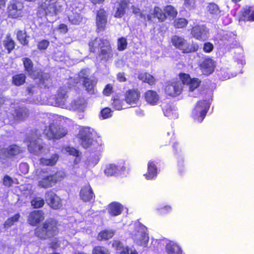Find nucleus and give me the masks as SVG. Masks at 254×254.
Returning a JSON list of instances; mask_svg holds the SVG:
<instances>
[{
	"instance_id": "1",
	"label": "nucleus",
	"mask_w": 254,
	"mask_h": 254,
	"mask_svg": "<svg viewBox=\"0 0 254 254\" xmlns=\"http://www.w3.org/2000/svg\"><path fill=\"white\" fill-rule=\"evenodd\" d=\"M89 52L101 58V60L107 61L113 58L112 45L109 40L96 37L89 41Z\"/></svg>"
},
{
	"instance_id": "2",
	"label": "nucleus",
	"mask_w": 254,
	"mask_h": 254,
	"mask_svg": "<svg viewBox=\"0 0 254 254\" xmlns=\"http://www.w3.org/2000/svg\"><path fill=\"white\" fill-rule=\"evenodd\" d=\"M59 226V222L55 219H47L35 229L34 235L41 240L54 238L60 233Z\"/></svg>"
},
{
	"instance_id": "3",
	"label": "nucleus",
	"mask_w": 254,
	"mask_h": 254,
	"mask_svg": "<svg viewBox=\"0 0 254 254\" xmlns=\"http://www.w3.org/2000/svg\"><path fill=\"white\" fill-rule=\"evenodd\" d=\"M178 11L176 8L172 5H166L163 7V8L158 6L154 7L150 14L147 15V20L152 21V17L158 19L160 22L165 21L167 18L174 19L177 17Z\"/></svg>"
},
{
	"instance_id": "4",
	"label": "nucleus",
	"mask_w": 254,
	"mask_h": 254,
	"mask_svg": "<svg viewBox=\"0 0 254 254\" xmlns=\"http://www.w3.org/2000/svg\"><path fill=\"white\" fill-rule=\"evenodd\" d=\"M22 61L25 73L34 80L39 79L40 84H44L45 80H48L49 77L48 74L38 68L34 67L32 61L29 58H23Z\"/></svg>"
},
{
	"instance_id": "5",
	"label": "nucleus",
	"mask_w": 254,
	"mask_h": 254,
	"mask_svg": "<svg viewBox=\"0 0 254 254\" xmlns=\"http://www.w3.org/2000/svg\"><path fill=\"white\" fill-rule=\"evenodd\" d=\"M68 131L66 127L54 123L45 127L43 133L49 140L56 141L64 137Z\"/></svg>"
},
{
	"instance_id": "6",
	"label": "nucleus",
	"mask_w": 254,
	"mask_h": 254,
	"mask_svg": "<svg viewBox=\"0 0 254 254\" xmlns=\"http://www.w3.org/2000/svg\"><path fill=\"white\" fill-rule=\"evenodd\" d=\"M23 3L19 0H11L7 7V17L12 19H19L23 15Z\"/></svg>"
},
{
	"instance_id": "7",
	"label": "nucleus",
	"mask_w": 254,
	"mask_h": 254,
	"mask_svg": "<svg viewBox=\"0 0 254 254\" xmlns=\"http://www.w3.org/2000/svg\"><path fill=\"white\" fill-rule=\"evenodd\" d=\"M78 138L81 145L85 149L91 147L95 145L93 134L89 127H84L80 129Z\"/></svg>"
},
{
	"instance_id": "8",
	"label": "nucleus",
	"mask_w": 254,
	"mask_h": 254,
	"mask_svg": "<svg viewBox=\"0 0 254 254\" xmlns=\"http://www.w3.org/2000/svg\"><path fill=\"white\" fill-rule=\"evenodd\" d=\"M209 108L210 104L207 100H199L192 111L193 116L198 122L201 123L205 118Z\"/></svg>"
},
{
	"instance_id": "9",
	"label": "nucleus",
	"mask_w": 254,
	"mask_h": 254,
	"mask_svg": "<svg viewBox=\"0 0 254 254\" xmlns=\"http://www.w3.org/2000/svg\"><path fill=\"white\" fill-rule=\"evenodd\" d=\"M96 32L98 33L105 31L108 24V14L103 8H100L96 12Z\"/></svg>"
},
{
	"instance_id": "10",
	"label": "nucleus",
	"mask_w": 254,
	"mask_h": 254,
	"mask_svg": "<svg viewBox=\"0 0 254 254\" xmlns=\"http://www.w3.org/2000/svg\"><path fill=\"white\" fill-rule=\"evenodd\" d=\"M63 177L58 172L52 175L44 176L38 182V186L42 188L48 189L54 186L58 182L62 180Z\"/></svg>"
},
{
	"instance_id": "11",
	"label": "nucleus",
	"mask_w": 254,
	"mask_h": 254,
	"mask_svg": "<svg viewBox=\"0 0 254 254\" xmlns=\"http://www.w3.org/2000/svg\"><path fill=\"white\" fill-rule=\"evenodd\" d=\"M183 89L182 83L179 80H172L166 83L164 90L167 95L175 97L181 94Z\"/></svg>"
},
{
	"instance_id": "12",
	"label": "nucleus",
	"mask_w": 254,
	"mask_h": 254,
	"mask_svg": "<svg viewBox=\"0 0 254 254\" xmlns=\"http://www.w3.org/2000/svg\"><path fill=\"white\" fill-rule=\"evenodd\" d=\"M45 198L47 204L53 209H60L63 205L61 198L52 190L46 192Z\"/></svg>"
},
{
	"instance_id": "13",
	"label": "nucleus",
	"mask_w": 254,
	"mask_h": 254,
	"mask_svg": "<svg viewBox=\"0 0 254 254\" xmlns=\"http://www.w3.org/2000/svg\"><path fill=\"white\" fill-rule=\"evenodd\" d=\"M140 98V92L139 90L137 88H131L126 91L124 100L127 104L135 107Z\"/></svg>"
},
{
	"instance_id": "14",
	"label": "nucleus",
	"mask_w": 254,
	"mask_h": 254,
	"mask_svg": "<svg viewBox=\"0 0 254 254\" xmlns=\"http://www.w3.org/2000/svg\"><path fill=\"white\" fill-rule=\"evenodd\" d=\"M45 219V213L42 210L31 211L27 216V223L32 226H36Z\"/></svg>"
},
{
	"instance_id": "15",
	"label": "nucleus",
	"mask_w": 254,
	"mask_h": 254,
	"mask_svg": "<svg viewBox=\"0 0 254 254\" xmlns=\"http://www.w3.org/2000/svg\"><path fill=\"white\" fill-rule=\"evenodd\" d=\"M80 199L84 202H89L94 200L95 195L89 184L82 187L79 192Z\"/></svg>"
},
{
	"instance_id": "16",
	"label": "nucleus",
	"mask_w": 254,
	"mask_h": 254,
	"mask_svg": "<svg viewBox=\"0 0 254 254\" xmlns=\"http://www.w3.org/2000/svg\"><path fill=\"white\" fill-rule=\"evenodd\" d=\"M239 21H254V6H246L240 11Z\"/></svg>"
},
{
	"instance_id": "17",
	"label": "nucleus",
	"mask_w": 254,
	"mask_h": 254,
	"mask_svg": "<svg viewBox=\"0 0 254 254\" xmlns=\"http://www.w3.org/2000/svg\"><path fill=\"white\" fill-rule=\"evenodd\" d=\"M199 66L203 74L209 75L214 71L215 62L211 58H205L200 64Z\"/></svg>"
},
{
	"instance_id": "18",
	"label": "nucleus",
	"mask_w": 254,
	"mask_h": 254,
	"mask_svg": "<svg viewBox=\"0 0 254 254\" xmlns=\"http://www.w3.org/2000/svg\"><path fill=\"white\" fill-rule=\"evenodd\" d=\"M28 150L31 153L35 155L41 152L44 148V143L41 139L37 138L31 140L27 145Z\"/></svg>"
},
{
	"instance_id": "19",
	"label": "nucleus",
	"mask_w": 254,
	"mask_h": 254,
	"mask_svg": "<svg viewBox=\"0 0 254 254\" xmlns=\"http://www.w3.org/2000/svg\"><path fill=\"white\" fill-rule=\"evenodd\" d=\"M79 78L82 79V85L85 88L86 91L90 94H94V88L97 81L88 76H80Z\"/></svg>"
},
{
	"instance_id": "20",
	"label": "nucleus",
	"mask_w": 254,
	"mask_h": 254,
	"mask_svg": "<svg viewBox=\"0 0 254 254\" xmlns=\"http://www.w3.org/2000/svg\"><path fill=\"white\" fill-rule=\"evenodd\" d=\"M144 98L145 101L152 106L157 105L159 100V95L153 90H147L144 93Z\"/></svg>"
},
{
	"instance_id": "21",
	"label": "nucleus",
	"mask_w": 254,
	"mask_h": 254,
	"mask_svg": "<svg viewBox=\"0 0 254 254\" xmlns=\"http://www.w3.org/2000/svg\"><path fill=\"white\" fill-rule=\"evenodd\" d=\"M157 168L155 161L150 160L147 164V172L144 176L147 180H152L157 176Z\"/></svg>"
},
{
	"instance_id": "22",
	"label": "nucleus",
	"mask_w": 254,
	"mask_h": 254,
	"mask_svg": "<svg viewBox=\"0 0 254 254\" xmlns=\"http://www.w3.org/2000/svg\"><path fill=\"white\" fill-rule=\"evenodd\" d=\"M22 152V150L19 146L16 144H12L5 149L2 152V154L6 158H11L19 155Z\"/></svg>"
},
{
	"instance_id": "23",
	"label": "nucleus",
	"mask_w": 254,
	"mask_h": 254,
	"mask_svg": "<svg viewBox=\"0 0 254 254\" xmlns=\"http://www.w3.org/2000/svg\"><path fill=\"white\" fill-rule=\"evenodd\" d=\"M123 210V206L119 202H112L108 205V212L112 216L120 215Z\"/></svg>"
},
{
	"instance_id": "24",
	"label": "nucleus",
	"mask_w": 254,
	"mask_h": 254,
	"mask_svg": "<svg viewBox=\"0 0 254 254\" xmlns=\"http://www.w3.org/2000/svg\"><path fill=\"white\" fill-rule=\"evenodd\" d=\"M199 49V45L195 43H188L187 40L179 49L184 54H190L197 52Z\"/></svg>"
},
{
	"instance_id": "25",
	"label": "nucleus",
	"mask_w": 254,
	"mask_h": 254,
	"mask_svg": "<svg viewBox=\"0 0 254 254\" xmlns=\"http://www.w3.org/2000/svg\"><path fill=\"white\" fill-rule=\"evenodd\" d=\"M2 45L7 53L9 54L15 49L16 43L11 37V35L8 34L3 40Z\"/></svg>"
},
{
	"instance_id": "26",
	"label": "nucleus",
	"mask_w": 254,
	"mask_h": 254,
	"mask_svg": "<svg viewBox=\"0 0 254 254\" xmlns=\"http://www.w3.org/2000/svg\"><path fill=\"white\" fill-rule=\"evenodd\" d=\"M165 249L168 254H182L183 253L180 246L173 241H170L166 245Z\"/></svg>"
},
{
	"instance_id": "27",
	"label": "nucleus",
	"mask_w": 254,
	"mask_h": 254,
	"mask_svg": "<svg viewBox=\"0 0 254 254\" xmlns=\"http://www.w3.org/2000/svg\"><path fill=\"white\" fill-rule=\"evenodd\" d=\"M29 36L27 35L25 30H18L16 33V39L19 43L23 46L29 45Z\"/></svg>"
},
{
	"instance_id": "28",
	"label": "nucleus",
	"mask_w": 254,
	"mask_h": 254,
	"mask_svg": "<svg viewBox=\"0 0 254 254\" xmlns=\"http://www.w3.org/2000/svg\"><path fill=\"white\" fill-rule=\"evenodd\" d=\"M128 1L123 0L119 3L117 10L115 13L114 17L116 18H121L126 13V9L128 5Z\"/></svg>"
},
{
	"instance_id": "29",
	"label": "nucleus",
	"mask_w": 254,
	"mask_h": 254,
	"mask_svg": "<svg viewBox=\"0 0 254 254\" xmlns=\"http://www.w3.org/2000/svg\"><path fill=\"white\" fill-rule=\"evenodd\" d=\"M15 117L20 121H23L29 116V110L24 107H18L15 110Z\"/></svg>"
},
{
	"instance_id": "30",
	"label": "nucleus",
	"mask_w": 254,
	"mask_h": 254,
	"mask_svg": "<svg viewBox=\"0 0 254 254\" xmlns=\"http://www.w3.org/2000/svg\"><path fill=\"white\" fill-rule=\"evenodd\" d=\"M138 78L142 82L147 83L150 85L155 84L156 80L154 76L148 72H141L138 74Z\"/></svg>"
},
{
	"instance_id": "31",
	"label": "nucleus",
	"mask_w": 254,
	"mask_h": 254,
	"mask_svg": "<svg viewBox=\"0 0 254 254\" xmlns=\"http://www.w3.org/2000/svg\"><path fill=\"white\" fill-rule=\"evenodd\" d=\"M26 76L25 73H18L12 76L11 83L15 86H20L26 82Z\"/></svg>"
},
{
	"instance_id": "32",
	"label": "nucleus",
	"mask_w": 254,
	"mask_h": 254,
	"mask_svg": "<svg viewBox=\"0 0 254 254\" xmlns=\"http://www.w3.org/2000/svg\"><path fill=\"white\" fill-rule=\"evenodd\" d=\"M59 156L57 154H53L50 158L42 157L40 159L41 164L45 166H54L59 160Z\"/></svg>"
},
{
	"instance_id": "33",
	"label": "nucleus",
	"mask_w": 254,
	"mask_h": 254,
	"mask_svg": "<svg viewBox=\"0 0 254 254\" xmlns=\"http://www.w3.org/2000/svg\"><path fill=\"white\" fill-rule=\"evenodd\" d=\"M115 233L113 230H103L99 232L98 235V239L101 241H106L111 239L114 235Z\"/></svg>"
},
{
	"instance_id": "34",
	"label": "nucleus",
	"mask_w": 254,
	"mask_h": 254,
	"mask_svg": "<svg viewBox=\"0 0 254 254\" xmlns=\"http://www.w3.org/2000/svg\"><path fill=\"white\" fill-rule=\"evenodd\" d=\"M68 96L65 91H61L58 93L56 97V102L61 106H64L67 103Z\"/></svg>"
},
{
	"instance_id": "35",
	"label": "nucleus",
	"mask_w": 254,
	"mask_h": 254,
	"mask_svg": "<svg viewBox=\"0 0 254 254\" xmlns=\"http://www.w3.org/2000/svg\"><path fill=\"white\" fill-rule=\"evenodd\" d=\"M185 41L186 39L184 37L178 35H173L171 38V42L173 46L179 50Z\"/></svg>"
},
{
	"instance_id": "36",
	"label": "nucleus",
	"mask_w": 254,
	"mask_h": 254,
	"mask_svg": "<svg viewBox=\"0 0 254 254\" xmlns=\"http://www.w3.org/2000/svg\"><path fill=\"white\" fill-rule=\"evenodd\" d=\"M191 34L195 39L201 40L202 39L203 30L199 25H195L191 29Z\"/></svg>"
},
{
	"instance_id": "37",
	"label": "nucleus",
	"mask_w": 254,
	"mask_h": 254,
	"mask_svg": "<svg viewBox=\"0 0 254 254\" xmlns=\"http://www.w3.org/2000/svg\"><path fill=\"white\" fill-rule=\"evenodd\" d=\"M201 83V81L200 79L198 78L193 77L190 78L187 85L189 86V91L193 92L200 86Z\"/></svg>"
},
{
	"instance_id": "38",
	"label": "nucleus",
	"mask_w": 254,
	"mask_h": 254,
	"mask_svg": "<svg viewBox=\"0 0 254 254\" xmlns=\"http://www.w3.org/2000/svg\"><path fill=\"white\" fill-rule=\"evenodd\" d=\"M92 254H111L110 250L102 245H97L93 247Z\"/></svg>"
},
{
	"instance_id": "39",
	"label": "nucleus",
	"mask_w": 254,
	"mask_h": 254,
	"mask_svg": "<svg viewBox=\"0 0 254 254\" xmlns=\"http://www.w3.org/2000/svg\"><path fill=\"white\" fill-rule=\"evenodd\" d=\"M149 240V238L148 235L146 233L143 232L141 233L140 238L135 240V243L138 246L146 247L148 244Z\"/></svg>"
},
{
	"instance_id": "40",
	"label": "nucleus",
	"mask_w": 254,
	"mask_h": 254,
	"mask_svg": "<svg viewBox=\"0 0 254 254\" xmlns=\"http://www.w3.org/2000/svg\"><path fill=\"white\" fill-rule=\"evenodd\" d=\"M119 171L118 166L114 164L107 165L104 173L107 176H112L117 174Z\"/></svg>"
},
{
	"instance_id": "41",
	"label": "nucleus",
	"mask_w": 254,
	"mask_h": 254,
	"mask_svg": "<svg viewBox=\"0 0 254 254\" xmlns=\"http://www.w3.org/2000/svg\"><path fill=\"white\" fill-rule=\"evenodd\" d=\"M173 22V26L176 29H181L186 27L188 24V21L184 18H174Z\"/></svg>"
},
{
	"instance_id": "42",
	"label": "nucleus",
	"mask_w": 254,
	"mask_h": 254,
	"mask_svg": "<svg viewBox=\"0 0 254 254\" xmlns=\"http://www.w3.org/2000/svg\"><path fill=\"white\" fill-rule=\"evenodd\" d=\"M68 19L72 24L78 25L81 22L82 17L80 14L72 12L71 14L68 15Z\"/></svg>"
},
{
	"instance_id": "43",
	"label": "nucleus",
	"mask_w": 254,
	"mask_h": 254,
	"mask_svg": "<svg viewBox=\"0 0 254 254\" xmlns=\"http://www.w3.org/2000/svg\"><path fill=\"white\" fill-rule=\"evenodd\" d=\"M30 203L33 208H42L44 205L45 200L43 198L36 197L31 200Z\"/></svg>"
},
{
	"instance_id": "44",
	"label": "nucleus",
	"mask_w": 254,
	"mask_h": 254,
	"mask_svg": "<svg viewBox=\"0 0 254 254\" xmlns=\"http://www.w3.org/2000/svg\"><path fill=\"white\" fill-rule=\"evenodd\" d=\"M20 217V214L19 213H16L12 217L8 218L4 222V228H8L13 226L15 222H17L19 220Z\"/></svg>"
},
{
	"instance_id": "45",
	"label": "nucleus",
	"mask_w": 254,
	"mask_h": 254,
	"mask_svg": "<svg viewBox=\"0 0 254 254\" xmlns=\"http://www.w3.org/2000/svg\"><path fill=\"white\" fill-rule=\"evenodd\" d=\"M208 12L212 15H218L220 13V10L217 4L214 2H210L207 6Z\"/></svg>"
},
{
	"instance_id": "46",
	"label": "nucleus",
	"mask_w": 254,
	"mask_h": 254,
	"mask_svg": "<svg viewBox=\"0 0 254 254\" xmlns=\"http://www.w3.org/2000/svg\"><path fill=\"white\" fill-rule=\"evenodd\" d=\"M127 40L125 37H122L118 39L117 49L119 51H123L127 49Z\"/></svg>"
},
{
	"instance_id": "47",
	"label": "nucleus",
	"mask_w": 254,
	"mask_h": 254,
	"mask_svg": "<svg viewBox=\"0 0 254 254\" xmlns=\"http://www.w3.org/2000/svg\"><path fill=\"white\" fill-rule=\"evenodd\" d=\"M163 111L164 115L166 117L172 118L174 116H175L176 111L173 110L171 106L168 104H167L166 106L163 108Z\"/></svg>"
},
{
	"instance_id": "48",
	"label": "nucleus",
	"mask_w": 254,
	"mask_h": 254,
	"mask_svg": "<svg viewBox=\"0 0 254 254\" xmlns=\"http://www.w3.org/2000/svg\"><path fill=\"white\" fill-rule=\"evenodd\" d=\"M113 107L117 110L123 109V101L118 97H114L112 103Z\"/></svg>"
},
{
	"instance_id": "49",
	"label": "nucleus",
	"mask_w": 254,
	"mask_h": 254,
	"mask_svg": "<svg viewBox=\"0 0 254 254\" xmlns=\"http://www.w3.org/2000/svg\"><path fill=\"white\" fill-rule=\"evenodd\" d=\"M84 104V101L81 98L73 100L71 102L72 108L74 109H78Z\"/></svg>"
},
{
	"instance_id": "50",
	"label": "nucleus",
	"mask_w": 254,
	"mask_h": 254,
	"mask_svg": "<svg viewBox=\"0 0 254 254\" xmlns=\"http://www.w3.org/2000/svg\"><path fill=\"white\" fill-rule=\"evenodd\" d=\"M179 77L183 85H187L191 78L189 74L184 72L180 73Z\"/></svg>"
},
{
	"instance_id": "51",
	"label": "nucleus",
	"mask_w": 254,
	"mask_h": 254,
	"mask_svg": "<svg viewBox=\"0 0 254 254\" xmlns=\"http://www.w3.org/2000/svg\"><path fill=\"white\" fill-rule=\"evenodd\" d=\"M100 114L102 119H106L111 117L112 111L110 108L106 107L101 111Z\"/></svg>"
},
{
	"instance_id": "52",
	"label": "nucleus",
	"mask_w": 254,
	"mask_h": 254,
	"mask_svg": "<svg viewBox=\"0 0 254 254\" xmlns=\"http://www.w3.org/2000/svg\"><path fill=\"white\" fill-rule=\"evenodd\" d=\"M50 42L47 40H42L39 41L37 44L38 49L39 50H45L49 46Z\"/></svg>"
},
{
	"instance_id": "53",
	"label": "nucleus",
	"mask_w": 254,
	"mask_h": 254,
	"mask_svg": "<svg viewBox=\"0 0 254 254\" xmlns=\"http://www.w3.org/2000/svg\"><path fill=\"white\" fill-rule=\"evenodd\" d=\"M2 184L5 187H10L13 184V181L9 176L6 175L2 179Z\"/></svg>"
},
{
	"instance_id": "54",
	"label": "nucleus",
	"mask_w": 254,
	"mask_h": 254,
	"mask_svg": "<svg viewBox=\"0 0 254 254\" xmlns=\"http://www.w3.org/2000/svg\"><path fill=\"white\" fill-rule=\"evenodd\" d=\"M113 248H115V250L118 252L121 250H123L124 248L122 243L119 240H113L112 244Z\"/></svg>"
},
{
	"instance_id": "55",
	"label": "nucleus",
	"mask_w": 254,
	"mask_h": 254,
	"mask_svg": "<svg viewBox=\"0 0 254 254\" xmlns=\"http://www.w3.org/2000/svg\"><path fill=\"white\" fill-rule=\"evenodd\" d=\"M213 45L211 42H206L203 45V51L206 53H210L213 51Z\"/></svg>"
},
{
	"instance_id": "56",
	"label": "nucleus",
	"mask_w": 254,
	"mask_h": 254,
	"mask_svg": "<svg viewBox=\"0 0 254 254\" xmlns=\"http://www.w3.org/2000/svg\"><path fill=\"white\" fill-rule=\"evenodd\" d=\"M66 151L69 153V154L72 155L75 157H78L79 156V151L75 148L72 147H67L66 148Z\"/></svg>"
},
{
	"instance_id": "57",
	"label": "nucleus",
	"mask_w": 254,
	"mask_h": 254,
	"mask_svg": "<svg viewBox=\"0 0 254 254\" xmlns=\"http://www.w3.org/2000/svg\"><path fill=\"white\" fill-rule=\"evenodd\" d=\"M112 92H113L112 86L110 84L106 85L103 90V91L104 95L108 96L110 95V94Z\"/></svg>"
},
{
	"instance_id": "58",
	"label": "nucleus",
	"mask_w": 254,
	"mask_h": 254,
	"mask_svg": "<svg viewBox=\"0 0 254 254\" xmlns=\"http://www.w3.org/2000/svg\"><path fill=\"white\" fill-rule=\"evenodd\" d=\"M19 169L22 173L25 174L28 172V165L26 163H21Z\"/></svg>"
},
{
	"instance_id": "59",
	"label": "nucleus",
	"mask_w": 254,
	"mask_h": 254,
	"mask_svg": "<svg viewBox=\"0 0 254 254\" xmlns=\"http://www.w3.org/2000/svg\"><path fill=\"white\" fill-rule=\"evenodd\" d=\"M184 4L187 7L193 8L195 5V0H184Z\"/></svg>"
},
{
	"instance_id": "60",
	"label": "nucleus",
	"mask_w": 254,
	"mask_h": 254,
	"mask_svg": "<svg viewBox=\"0 0 254 254\" xmlns=\"http://www.w3.org/2000/svg\"><path fill=\"white\" fill-rule=\"evenodd\" d=\"M117 79L120 82H126L127 78L124 72H119L117 74Z\"/></svg>"
},
{
	"instance_id": "61",
	"label": "nucleus",
	"mask_w": 254,
	"mask_h": 254,
	"mask_svg": "<svg viewBox=\"0 0 254 254\" xmlns=\"http://www.w3.org/2000/svg\"><path fill=\"white\" fill-rule=\"evenodd\" d=\"M60 246V244L57 240L53 241L50 243V248L53 250H56Z\"/></svg>"
},
{
	"instance_id": "62",
	"label": "nucleus",
	"mask_w": 254,
	"mask_h": 254,
	"mask_svg": "<svg viewBox=\"0 0 254 254\" xmlns=\"http://www.w3.org/2000/svg\"><path fill=\"white\" fill-rule=\"evenodd\" d=\"M59 29L63 32L64 33H66L68 31L67 26L66 24L62 23L59 25Z\"/></svg>"
},
{
	"instance_id": "63",
	"label": "nucleus",
	"mask_w": 254,
	"mask_h": 254,
	"mask_svg": "<svg viewBox=\"0 0 254 254\" xmlns=\"http://www.w3.org/2000/svg\"><path fill=\"white\" fill-rule=\"evenodd\" d=\"M35 88V86L33 84L30 85L26 88V91L29 95H33L34 93V89Z\"/></svg>"
},
{
	"instance_id": "64",
	"label": "nucleus",
	"mask_w": 254,
	"mask_h": 254,
	"mask_svg": "<svg viewBox=\"0 0 254 254\" xmlns=\"http://www.w3.org/2000/svg\"><path fill=\"white\" fill-rule=\"evenodd\" d=\"M131 8L132 10V13L135 15H139L141 12L139 8L137 7L134 5H132Z\"/></svg>"
}]
</instances>
